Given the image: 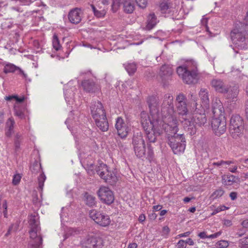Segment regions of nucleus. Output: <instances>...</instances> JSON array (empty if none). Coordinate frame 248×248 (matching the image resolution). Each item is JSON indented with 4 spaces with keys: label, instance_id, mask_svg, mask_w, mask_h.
Instances as JSON below:
<instances>
[{
    "label": "nucleus",
    "instance_id": "obj_1",
    "mask_svg": "<svg viewBox=\"0 0 248 248\" xmlns=\"http://www.w3.org/2000/svg\"><path fill=\"white\" fill-rule=\"evenodd\" d=\"M168 102L165 101L163 112L165 122L167 124L165 132L167 135L168 143L174 154L183 153L186 148V141L183 134H177L178 130V121L174 110L171 104V98H168Z\"/></svg>",
    "mask_w": 248,
    "mask_h": 248
},
{
    "label": "nucleus",
    "instance_id": "obj_2",
    "mask_svg": "<svg viewBox=\"0 0 248 248\" xmlns=\"http://www.w3.org/2000/svg\"><path fill=\"white\" fill-rule=\"evenodd\" d=\"M171 104L172 106L173 110H174V105H173V98L172 95L170 93L166 94L163 97V103L161 106V118L159 116V114H151L150 115H149L145 111H142L140 113V123L142 125V128L144 130H146L147 129H152V128H154L155 126H158L160 124H165V127L167 124V123L165 122V117H164V114L163 112V109L164 107L165 106L164 105L165 101L168 102V98L171 99Z\"/></svg>",
    "mask_w": 248,
    "mask_h": 248
},
{
    "label": "nucleus",
    "instance_id": "obj_3",
    "mask_svg": "<svg viewBox=\"0 0 248 248\" xmlns=\"http://www.w3.org/2000/svg\"><path fill=\"white\" fill-rule=\"evenodd\" d=\"M132 144L135 154L138 157H144L150 162L154 160V154L153 148L150 144H148L147 152L146 153L145 143L140 132L134 134Z\"/></svg>",
    "mask_w": 248,
    "mask_h": 248
},
{
    "label": "nucleus",
    "instance_id": "obj_4",
    "mask_svg": "<svg viewBox=\"0 0 248 248\" xmlns=\"http://www.w3.org/2000/svg\"><path fill=\"white\" fill-rule=\"evenodd\" d=\"M206 122L207 119L205 113L198 112H195L192 117L188 116L181 120L184 128L191 135L196 133L197 126H204Z\"/></svg>",
    "mask_w": 248,
    "mask_h": 248
},
{
    "label": "nucleus",
    "instance_id": "obj_5",
    "mask_svg": "<svg viewBox=\"0 0 248 248\" xmlns=\"http://www.w3.org/2000/svg\"><path fill=\"white\" fill-rule=\"evenodd\" d=\"M241 26L234 29L231 32L233 43L239 49L247 47L248 39V24L241 23Z\"/></svg>",
    "mask_w": 248,
    "mask_h": 248
},
{
    "label": "nucleus",
    "instance_id": "obj_6",
    "mask_svg": "<svg viewBox=\"0 0 248 248\" xmlns=\"http://www.w3.org/2000/svg\"><path fill=\"white\" fill-rule=\"evenodd\" d=\"M95 171L101 179L110 185H115L118 181L116 173L109 170L108 167L105 164L99 163L96 167Z\"/></svg>",
    "mask_w": 248,
    "mask_h": 248
},
{
    "label": "nucleus",
    "instance_id": "obj_7",
    "mask_svg": "<svg viewBox=\"0 0 248 248\" xmlns=\"http://www.w3.org/2000/svg\"><path fill=\"white\" fill-rule=\"evenodd\" d=\"M244 128L243 120L240 115H233L230 119L229 131L230 134L235 138L241 134Z\"/></svg>",
    "mask_w": 248,
    "mask_h": 248
},
{
    "label": "nucleus",
    "instance_id": "obj_8",
    "mask_svg": "<svg viewBox=\"0 0 248 248\" xmlns=\"http://www.w3.org/2000/svg\"><path fill=\"white\" fill-rule=\"evenodd\" d=\"M81 245L85 248H102L104 241L98 235H88L81 241Z\"/></svg>",
    "mask_w": 248,
    "mask_h": 248
},
{
    "label": "nucleus",
    "instance_id": "obj_9",
    "mask_svg": "<svg viewBox=\"0 0 248 248\" xmlns=\"http://www.w3.org/2000/svg\"><path fill=\"white\" fill-rule=\"evenodd\" d=\"M186 101V97L183 93H179L176 96L175 106L178 114L181 116L180 121L188 116Z\"/></svg>",
    "mask_w": 248,
    "mask_h": 248
},
{
    "label": "nucleus",
    "instance_id": "obj_10",
    "mask_svg": "<svg viewBox=\"0 0 248 248\" xmlns=\"http://www.w3.org/2000/svg\"><path fill=\"white\" fill-rule=\"evenodd\" d=\"M211 125L215 134L220 136L226 130V122L223 115L213 116L211 121Z\"/></svg>",
    "mask_w": 248,
    "mask_h": 248
},
{
    "label": "nucleus",
    "instance_id": "obj_11",
    "mask_svg": "<svg viewBox=\"0 0 248 248\" xmlns=\"http://www.w3.org/2000/svg\"><path fill=\"white\" fill-rule=\"evenodd\" d=\"M89 216L95 223L101 226H108L110 223V219L108 215L96 210H91L89 212Z\"/></svg>",
    "mask_w": 248,
    "mask_h": 248
},
{
    "label": "nucleus",
    "instance_id": "obj_12",
    "mask_svg": "<svg viewBox=\"0 0 248 248\" xmlns=\"http://www.w3.org/2000/svg\"><path fill=\"white\" fill-rule=\"evenodd\" d=\"M97 195L101 201L106 204L110 205L114 201L113 193L108 187H100L97 191Z\"/></svg>",
    "mask_w": 248,
    "mask_h": 248
},
{
    "label": "nucleus",
    "instance_id": "obj_13",
    "mask_svg": "<svg viewBox=\"0 0 248 248\" xmlns=\"http://www.w3.org/2000/svg\"><path fill=\"white\" fill-rule=\"evenodd\" d=\"M154 126L152 129L144 130L149 143H155L156 141L157 137L159 136L163 130L165 131V124L158 126L155 125Z\"/></svg>",
    "mask_w": 248,
    "mask_h": 248
},
{
    "label": "nucleus",
    "instance_id": "obj_14",
    "mask_svg": "<svg viewBox=\"0 0 248 248\" xmlns=\"http://www.w3.org/2000/svg\"><path fill=\"white\" fill-rule=\"evenodd\" d=\"M115 127L117 129L118 135L122 139L126 137L130 130L127 124H126L121 117H118L116 119Z\"/></svg>",
    "mask_w": 248,
    "mask_h": 248
},
{
    "label": "nucleus",
    "instance_id": "obj_15",
    "mask_svg": "<svg viewBox=\"0 0 248 248\" xmlns=\"http://www.w3.org/2000/svg\"><path fill=\"white\" fill-rule=\"evenodd\" d=\"M29 222L30 226L29 233L31 237H34L37 236V234H41L37 217L35 215H31L29 217Z\"/></svg>",
    "mask_w": 248,
    "mask_h": 248
},
{
    "label": "nucleus",
    "instance_id": "obj_16",
    "mask_svg": "<svg viewBox=\"0 0 248 248\" xmlns=\"http://www.w3.org/2000/svg\"><path fill=\"white\" fill-rule=\"evenodd\" d=\"M91 113L93 119L99 118L106 114L102 103L100 101H95L92 103L91 106Z\"/></svg>",
    "mask_w": 248,
    "mask_h": 248
},
{
    "label": "nucleus",
    "instance_id": "obj_17",
    "mask_svg": "<svg viewBox=\"0 0 248 248\" xmlns=\"http://www.w3.org/2000/svg\"><path fill=\"white\" fill-rule=\"evenodd\" d=\"M81 86L87 93H95L100 90L99 85L93 79H85L82 81Z\"/></svg>",
    "mask_w": 248,
    "mask_h": 248
},
{
    "label": "nucleus",
    "instance_id": "obj_18",
    "mask_svg": "<svg viewBox=\"0 0 248 248\" xmlns=\"http://www.w3.org/2000/svg\"><path fill=\"white\" fill-rule=\"evenodd\" d=\"M2 65L4 66L3 72L6 74L13 73L17 71V74L22 75L24 78H26L27 76V74L21 68L13 63L4 62L2 63Z\"/></svg>",
    "mask_w": 248,
    "mask_h": 248
},
{
    "label": "nucleus",
    "instance_id": "obj_19",
    "mask_svg": "<svg viewBox=\"0 0 248 248\" xmlns=\"http://www.w3.org/2000/svg\"><path fill=\"white\" fill-rule=\"evenodd\" d=\"M212 87L216 90V91L225 94L229 91V86L226 85L220 79H213L211 82Z\"/></svg>",
    "mask_w": 248,
    "mask_h": 248
},
{
    "label": "nucleus",
    "instance_id": "obj_20",
    "mask_svg": "<svg viewBox=\"0 0 248 248\" xmlns=\"http://www.w3.org/2000/svg\"><path fill=\"white\" fill-rule=\"evenodd\" d=\"M82 17V12L80 8H74L70 10L68 14V19L70 22L73 24L79 23L81 20Z\"/></svg>",
    "mask_w": 248,
    "mask_h": 248
},
{
    "label": "nucleus",
    "instance_id": "obj_21",
    "mask_svg": "<svg viewBox=\"0 0 248 248\" xmlns=\"http://www.w3.org/2000/svg\"><path fill=\"white\" fill-rule=\"evenodd\" d=\"M95 124L97 126V127L99 128L100 130H101L103 132H105L108 131V123L106 117V114L105 115V116L104 117V115L100 117L99 118H97L93 119Z\"/></svg>",
    "mask_w": 248,
    "mask_h": 248
},
{
    "label": "nucleus",
    "instance_id": "obj_22",
    "mask_svg": "<svg viewBox=\"0 0 248 248\" xmlns=\"http://www.w3.org/2000/svg\"><path fill=\"white\" fill-rule=\"evenodd\" d=\"M185 75L183 80L186 83L190 84L197 82L198 80L197 71H187Z\"/></svg>",
    "mask_w": 248,
    "mask_h": 248
},
{
    "label": "nucleus",
    "instance_id": "obj_23",
    "mask_svg": "<svg viewBox=\"0 0 248 248\" xmlns=\"http://www.w3.org/2000/svg\"><path fill=\"white\" fill-rule=\"evenodd\" d=\"M172 73L171 68L168 65H162L160 69L159 75L162 80L165 82L169 80Z\"/></svg>",
    "mask_w": 248,
    "mask_h": 248
},
{
    "label": "nucleus",
    "instance_id": "obj_24",
    "mask_svg": "<svg viewBox=\"0 0 248 248\" xmlns=\"http://www.w3.org/2000/svg\"><path fill=\"white\" fill-rule=\"evenodd\" d=\"M147 103L151 114H159L158 101L155 96H152L149 97Z\"/></svg>",
    "mask_w": 248,
    "mask_h": 248
},
{
    "label": "nucleus",
    "instance_id": "obj_25",
    "mask_svg": "<svg viewBox=\"0 0 248 248\" xmlns=\"http://www.w3.org/2000/svg\"><path fill=\"white\" fill-rule=\"evenodd\" d=\"M223 106L221 102L217 99L213 101L212 105V111L213 116L218 117L222 115Z\"/></svg>",
    "mask_w": 248,
    "mask_h": 248
},
{
    "label": "nucleus",
    "instance_id": "obj_26",
    "mask_svg": "<svg viewBox=\"0 0 248 248\" xmlns=\"http://www.w3.org/2000/svg\"><path fill=\"white\" fill-rule=\"evenodd\" d=\"M30 237L28 248H42L43 240L41 234H37L34 237H31L30 235Z\"/></svg>",
    "mask_w": 248,
    "mask_h": 248
},
{
    "label": "nucleus",
    "instance_id": "obj_27",
    "mask_svg": "<svg viewBox=\"0 0 248 248\" xmlns=\"http://www.w3.org/2000/svg\"><path fill=\"white\" fill-rule=\"evenodd\" d=\"M27 110L26 106L23 104H15L14 107V114L20 119L25 118V111Z\"/></svg>",
    "mask_w": 248,
    "mask_h": 248
},
{
    "label": "nucleus",
    "instance_id": "obj_28",
    "mask_svg": "<svg viewBox=\"0 0 248 248\" xmlns=\"http://www.w3.org/2000/svg\"><path fill=\"white\" fill-rule=\"evenodd\" d=\"M15 123L14 120L10 118L6 123L5 128V134L7 137H11L14 132V127Z\"/></svg>",
    "mask_w": 248,
    "mask_h": 248
},
{
    "label": "nucleus",
    "instance_id": "obj_29",
    "mask_svg": "<svg viewBox=\"0 0 248 248\" xmlns=\"http://www.w3.org/2000/svg\"><path fill=\"white\" fill-rule=\"evenodd\" d=\"M222 183L226 186H231L233 183L236 182V180H238V177H236L233 175L224 174L222 176Z\"/></svg>",
    "mask_w": 248,
    "mask_h": 248
},
{
    "label": "nucleus",
    "instance_id": "obj_30",
    "mask_svg": "<svg viewBox=\"0 0 248 248\" xmlns=\"http://www.w3.org/2000/svg\"><path fill=\"white\" fill-rule=\"evenodd\" d=\"M199 96L202 101V105L205 108L208 107L209 104V99L207 90L202 89L199 92Z\"/></svg>",
    "mask_w": 248,
    "mask_h": 248
},
{
    "label": "nucleus",
    "instance_id": "obj_31",
    "mask_svg": "<svg viewBox=\"0 0 248 248\" xmlns=\"http://www.w3.org/2000/svg\"><path fill=\"white\" fill-rule=\"evenodd\" d=\"M157 23V18L155 14H150L148 16L146 29L151 30L153 29Z\"/></svg>",
    "mask_w": 248,
    "mask_h": 248
},
{
    "label": "nucleus",
    "instance_id": "obj_32",
    "mask_svg": "<svg viewBox=\"0 0 248 248\" xmlns=\"http://www.w3.org/2000/svg\"><path fill=\"white\" fill-rule=\"evenodd\" d=\"M239 93V89L238 87L236 85L233 86L231 87L230 89L229 87V91L227 93H225L227 94V97L228 98L230 99H234L236 98Z\"/></svg>",
    "mask_w": 248,
    "mask_h": 248
},
{
    "label": "nucleus",
    "instance_id": "obj_33",
    "mask_svg": "<svg viewBox=\"0 0 248 248\" xmlns=\"http://www.w3.org/2000/svg\"><path fill=\"white\" fill-rule=\"evenodd\" d=\"M129 0H113L111 10L113 13L116 12L121 5H123Z\"/></svg>",
    "mask_w": 248,
    "mask_h": 248
},
{
    "label": "nucleus",
    "instance_id": "obj_34",
    "mask_svg": "<svg viewBox=\"0 0 248 248\" xmlns=\"http://www.w3.org/2000/svg\"><path fill=\"white\" fill-rule=\"evenodd\" d=\"M183 65L187 71H197V63L193 60L186 61Z\"/></svg>",
    "mask_w": 248,
    "mask_h": 248
},
{
    "label": "nucleus",
    "instance_id": "obj_35",
    "mask_svg": "<svg viewBox=\"0 0 248 248\" xmlns=\"http://www.w3.org/2000/svg\"><path fill=\"white\" fill-rule=\"evenodd\" d=\"M221 233H222V232L219 231V232L215 233L214 234L208 235L206 234V232H200L198 234V236L202 239H205V238H210V239H214V238H217V237H218L219 235H221Z\"/></svg>",
    "mask_w": 248,
    "mask_h": 248
},
{
    "label": "nucleus",
    "instance_id": "obj_36",
    "mask_svg": "<svg viewBox=\"0 0 248 248\" xmlns=\"http://www.w3.org/2000/svg\"><path fill=\"white\" fill-rule=\"evenodd\" d=\"M5 99L7 101H11L14 99L16 101L15 104H21V103L25 100V97L24 96L19 97L17 95L14 94L5 96Z\"/></svg>",
    "mask_w": 248,
    "mask_h": 248
},
{
    "label": "nucleus",
    "instance_id": "obj_37",
    "mask_svg": "<svg viewBox=\"0 0 248 248\" xmlns=\"http://www.w3.org/2000/svg\"><path fill=\"white\" fill-rule=\"evenodd\" d=\"M171 3L169 0H163L160 4V8L162 13H165L170 8Z\"/></svg>",
    "mask_w": 248,
    "mask_h": 248
},
{
    "label": "nucleus",
    "instance_id": "obj_38",
    "mask_svg": "<svg viewBox=\"0 0 248 248\" xmlns=\"http://www.w3.org/2000/svg\"><path fill=\"white\" fill-rule=\"evenodd\" d=\"M123 5L124 11L125 13L131 14L134 10V3L130 0L125 3Z\"/></svg>",
    "mask_w": 248,
    "mask_h": 248
},
{
    "label": "nucleus",
    "instance_id": "obj_39",
    "mask_svg": "<svg viewBox=\"0 0 248 248\" xmlns=\"http://www.w3.org/2000/svg\"><path fill=\"white\" fill-rule=\"evenodd\" d=\"M85 203L90 206L92 207L95 204V198L93 195L86 193L85 194Z\"/></svg>",
    "mask_w": 248,
    "mask_h": 248
},
{
    "label": "nucleus",
    "instance_id": "obj_40",
    "mask_svg": "<svg viewBox=\"0 0 248 248\" xmlns=\"http://www.w3.org/2000/svg\"><path fill=\"white\" fill-rule=\"evenodd\" d=\"M91 7L93 11V12L94 15L96 17L98 18H101L105 16L106 14V10H98L93 5H92Z\"/></svg>",
    "mask_w": 248,
    "mask_h": 248
},
{
    "label": "nucleus",
    "instance_id": "obj_41",
    "mask_svg": "<svg viewBox=\"0 0 248 248\" xmlns=\"http://www.w3.org/2000/svg\"><path fill=\"white\" fill-rule=\"evenodd\" d=\"M125 68L130 75H133L137 70V66L134 63H130L127 64L125 66Z\"/></svg>",
    "mask_w": 248,
    "mask_h": 248
},
{
    "label": "nucleus",
    "instance_id": "obj_42",
    "mask_svg": "<svg viewBox=\"0 0 248 248\" xmlns=\"http://www.w3.org/2000/svg\"><path fill=\"white\" fill-rule=\"evenodd\" d=\"M52 45L53 48L56 50L58 51L62 47L60 44V41L58 38L57 35L54 34L53 35V38L52 40Z\"/></svg>",
    "mask_w": 248,
    "mask_h": 248
},
{
    "label": "nucleus",
    "instance_id": "obj_43",
    "mask_svg": "<svg viewBox=\"0 0 248 248\" xmlns=\"http://www.w3.org/2000/svg\"><path fill=\"white\" fill-rule=\"evenodd\" d=\"M46 179V177L43 172H42L38 178L39 188L41 190H43L44 183Z\"/></svg>",
    "mask_w": 248,
    "mask_h": 248
},
{
    "label": "nucleus",
    "instance_id": "obj_44",
    "mask_svg": "<svg viewBox=\"0 0 248 248\" xmlns=\"http://www.w3.org/2000/svg\"><path fill=\"white\" fill-rule=\"evenodd\" d=\"M41 169V165L37 161L34 162L31 167V171L34 173H36Z\"/></svg>",
    "mask_w": 248,
    "mask_h": 248
},
{
    "label": "nucleus",
    "instance_id": "obj_45",
    "mask_svg": "<svg viewBox=\"0 0 248 248\" xmlns=\"http://www.w3.org/2000/svg\"><path fill=\"white\" fill-rule=\"evenodd\" d=\"M187 71V70L186 69V67H185L184 65L180 66L178 67L177 68V74L179 76H181L183 79L184 76H185V74H186Z\"/></svg>",
    "mask_w": 248,
    "mask_h": 248
},
{
    "label": "nucleus",
    "instance_id": "obj_46",
    "mask_svg": "<svg viewBox=\"0 0 248 248\" xmlns=\"http://www.w3.org/2000/svg\"><path fill=\"white\" fill-rule=\"evenodd\" d=\"M79 232L80 231L79 230L74 228H70L65 234L66 237L67 238L70 236H74L75 235L78 234Z\"/></svg>",
    "mask_w": 248,
    "mask_h": 248
},
{
    "label": "nucleus",
    "instance_id": "obj_47",
    "mask_svg": "<svg viewBox=\"0 0 248 248\" xmlns=\"http://www.w3.org/2000/svg\"><path fill=\"white\" fill-rule=\"evenodd\" d=\"M224 193V190L221 187L216 190L212 194V196L214 197V198H218L221 197Z\"/></svg>",
    "mask_w": 248,
    "mask_h": 248
},
{
    "label": "nucleus",
    "instance_id": "obj_48",
    "mask_svg": "<svg viewBox=\"0 0 248 248\" xmlns=\"http://www.w3.org/2000/svg\"><path fill=\"white\" fill-rule=\"evenodd\" d=\"M21 176L19 174H15L13 176L12 183L14 185H17L19 184L21 180Z\"/></svg>",
    "mask_w": 248,
    "mask_h": 248
},
{
    "label": "nucleus",
    "instance_id": "obj_49",
    "mask_svg": "<svg viewBox=\"0 0 248 248\" xmlns=\"http://www.w3.org/2000/svg\"><path fill=\"white\" fill-rule=\"evenodd\" d=\"M226 209H228V208H227L224 205L220 206L213 210V212L211 214V215L214 216L221 211L225 210Z\"/></svg>",
    "mask_w": 248,
    "mask_h": 248
},
{
    "label": "nucleus",
    "instance_id": "obj_50",
    "mask_svg": "<svg viewBox=\"0 0 248 248\" xmlns=\"http://www.w3.org/2000/svg\"><path fill=\"white\" fill-rule=\"evenodd\" d=\"M15 1H18L21 5L28 6L30 5L33 1L32 0H13Z\"/></svg>",
    "mask_w": 248,
    "mask_h": 248
},
{
    "label": "nucleus",
    "instance_id": "obj_51",
    "mask_svg": "<svg viewBox=\"0 0 248 248\" xmlns=\"http://www.w3.org/2000/svg\"><path fill=\"white\" fill-rule=\"evenodd\" d=\"M137 5L142 8H144L146 7L147 1L146 0H136Z\"/></svg>",
    "mask_w": 248,
    "mask_h": 248
},
{
    "label": "nucleus",
    "instance_id": "obj_52",
    "mask_svg": "<svg viewBox=\"0 0 248 248\" xmlns=\"http://www.w3.org/2000/svg\"><path fill=\"white\" fill-rule=\"evenodd\" d=\"M217 244L220 248H226L228 246V243L226 241H219L217 242Z\"/></svg>",
    "mask_w": 248,
    "mask_h": 248
},
{
    "label": "nucleus",
    "instance_id": "obj_53",
    "mask_svg": "<svg viewBox=\"0 0 248 248\" xmlns=\"http://www.w3.org/2000/svg\"><path fill=\"white\" fill-rule=\"evenodd\" d=\"M177 247L178 248H186V244L185 241L182 239L179 240V242L177 243Z\"/></svg>",
    "mask_w": 248,
    "mask_h": 248
},
{
    "label": "nucleus",
    "instance_id": "obj_54",
    "mask_svg": "<svg viewBox=\"0 0 248 248\" xmlns=\"http://www.w3.org/2000/svg\"><path fill=\"white\" fill-rule=\"evenodd\" d=\"M190 100H191V101H192L194 102L193 106H194V107H195L196 110L197 109H199L198 108V105L197 103L196 102V97L195 95H194L193 94H191Z\"/></svg>",
    "mask_w": 248,
    "mask_h": 248
},
{
    "label": "nucleus",
    "instance_id": "obj_55",
    "mask_svg": "<svg viewBox=\"0 0 248 248\" xmlns=\"http://www.w3.org/2000/svg\"><path fill=\"white\" fill-rule=\"evenodd\" d=\"M12 26V24H11L10 22H4L3 23L1 24V27L2 29H10Z\"/></svg>",
    "mask_w": 248,
    "mask_h": 248
},
{
    "label": "nucleus",
    "instance_id": "obj_56",
    "mask_svg": "<svg viewBox=\"0 0 248 248\" xmlns=\"http://www.w3.org/2000/svg\"><path fill=\"white\" fill-rule=\"evenodd\" d=\"M170 232V228L167 226H164L162 229V235H167Z\"/></svg>",
    "mask_w": 248,
    "mask_h": 248
},
{
    "label": "nucleus",
    "instance_id": "obj_57",
    "mask_svg": "<svg viewBox=\"0 0 248 248\" xmlns=\"http://www.w3.org/2000/svg\"><path fill=\"white\" fill-rule=\"evenodd\" d=\"M20 142L21 141L19 140H15V146L16 151H18L20 148Z\"/></svg>",
    "mask_w": 248,
    "mask_h": 248
},
{
    "label": "nucleus",
    "instance_id": "obj_58",
    "mask_svg": "<svg viewBox=\"0 0 248 248\" xmlns=\"http://www.w3.org/2000/svg\"><path fill=\"white\" fill-rule=\"evenodd\" d=\"M237 193L235 192H232L230 194V197L232 200H235L237 198Z\"/></svg>",
    "mask_w": 248,
    "mask_h": 248
},
{
    "label": "nucleus",
    "instance_id": "obj_59",
    "mask_svg": "<svg viewBox=\"0 0 248 248\" xmlns=\"http://www.w3.org/2000/svg\"><path fill=\"white\" fill-rule=\"evenodd\" d=\"M13 226H14V225L13 224H12L11 225V226L9 227V229L8 230V231L6 233V234H5V237H8L10 234H11V232L13 230Z\"/></svg>",
    "mask_w": 248,
    "mask_h": 248
},
{
    "label": "nucleus",
    "instance_id": "obj_60",
    "mask_svg": "<svg viewBox=\"0 0 248 248\" xmlns=\"http://www.w3.org/2000/svg\"><path fill=\"white\" fill-rule=\"evenodd\" d=\"M223 224L227 227H230L232 225V223L230 220L225 219L224 220Z\"/></svg>",
    "mask_w": 248,
    "mask_h": 248
},
{
    "label": "nucleus",
    "instance_id": "obj_61",
    "mask_svg": "<svg viewBox=\"0 0 248 248\" xmlns=\"http://www.w3.org/2000/svg\"><path fill=\"white\" fill-rule=\"evenodd\" d=\"M213 166H217V167H220L221 166H224L223 165V160H221L220 161H219L217 162H213Z\"/></svg>",
    "mask_w": 248,
    "mask_h": 248
},
{
    "label": "nucleus",
    "instance_id": "obj_62",
    "mask_svg": "<svg viewBox=\"0 0 248 248\" xmlns=\"http://www.w3.org/2000/svg\"><path fill=\"white\" fill-rule=\"evenodd\" d=\"M186 244H188L190 246L194 245V243L193 240L191 238H188L185 241Z\"/></svg>",
    "mask_w": 248,
    "mask_h": 248
},
{
    "label": "nucleus",
    "instance_id": "obj_63",
    "mask_svg": "<svg viewBox=\"0 0 248 248\" xmlns=\"http://www.w3.org/2000/svg\"><path fill=\"white\" fill-rule=\"evenodd\" d=\"M245 113L247 119L248 120V99L246 102Z\"/></svg>",
    "mask_w": 248,
    "mask_h": 248
},
{
    "label": "nucleus",
    "instance_id": "obj_64",
    "mask_svg": "<svg viewBox=\"0 0 248 248\" xmlns=\"http://www.w3.org/2000/svg\"><path fill=\"white\" fill-rule=\"evenodd\" d=\"M241 225L243 227L248 228V219L243 220L241 223Z\"/></svg>",
    "mask_w": 248,
    "mask_h": 248
}]
</instances>
